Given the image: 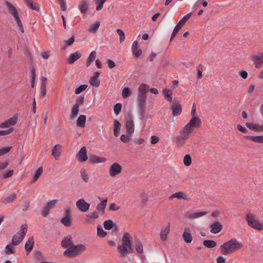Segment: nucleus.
<instances>
[{
	"label": "nucleus",
	"mask_w": 263,
	"mask_h": 263,
	"mask_svg": "<svg viewBox=\"0 0 263 263\" xmlns=\"http://www.w3.org/2000/svg\"><path fill=\"white\" fill-rule=\"evenodd\" d=\"M76 205L80 211L86 212L89 210L90 204L82 198L77 201Z\"/></svg>",
	"instance_id": "obj_12"
},
{
	"label": "nucleus",
	"mask_w": 263,
	"mask_h": 263,
	"mask_svg": "<svg viewBox=\"0 0 263 263\" xmlns=\"http://www.w3.org/2000/svg\"><path fill=\"white\" fill-rule=\"evenodd\" d=\"M89 84L95 87H98L100 85V81L98 78L92 77L89 81Z\"/></svg>",
	"instance_id": "obj_43"
},
{
	"label": "nucleus",
	"mask_w": 263,
	"mask_h": 263,
	"mask_svg": "<svg viewBox=\"0 0 263 263\" xmlns=\"http://www.w3.org/2000/svg\"><path fill=\"white\" fill-rule=\"evenodd\" d=\"M106 208L105 205H103L102 204L99 203L97 206V210L98 211H100L103 213H104V210Z\"/></svg>",
	"instance_id": "obj_61"
},
{
	"label": "nucleus",
	"mask_w": 263,
	"mask_h": 263,
	"mask_svg": "<svg viewBox=\"0 0 263 263\" xmlns=\"http://www.w3.org/2000/svg\"><path fill=\"white\" fill-rule=\"evenodd\" d=\"M66 216L62 218L61 222L66 227H70L72 224L70 210L69 209L65 210Z\"/></svg>",
	"instance_id": "obj_17"
},
{
	"label": "nucleus",
	"mask_w": 263,
	"mask_h": 263,
	"mask_svg": "<svg viewBox=\"0 0 263 263\" xmlns=\"http://www.w3.org/2000/svg\"><path fill=\"white\" fill-rule=\"evenodd\" d=\"M78 160L80 162H85L87 159V149L85 146H83L77 154Z\"/></svg>",
	"instance_id": "obj_19"
},
{
	"label": "nucleus",
	"mask_w": 263,
	"mask_h": 263,
	"mask_svg": "<svg viewBox=\"0 0 263 263\" xmlns=\"http://www.w3.org/2000/svg\"><path fill=\"white\" fill-rule=\"evenodd\" d=\"M106 159L104 157H101L95 155H91L89 156V161L91 163H98L104 162Z\"/></svg>",
	"instance_id": "obj_23"
},
{
	"label": "nucleus",
	"mask_w": 263,
	"mask_h": 263,
	"mask_svg": "<svg viewBox=\"0 0 263 263\" xmlns=\"http://www.w3.org/2000/svg\"><path fill=\"white\" fill-rule=\"evenodd\" d=\"M116 31L119 36L120 42L121 43L125 40V34L124 32L120 29H117Z\"/></svg>",
	"instance_id": "obj_51"
},
{
	"label": "nucleus",
	"mask_w": 263,
	"mask_h": 263,
	"mask_svg": "<svg viewBox=\"0 0 263 263\" xmlns=\"http://www.w3.org/2000/svg\"><path fill=\"white\" fill-rule=\"evenodd\" d=\"M170 231V223H168L165 229H162L160 232V238L162 240L164 241L166 239L167 234Z\"/></svg>",
	"instance_id": "obj_28"
},
{
	"label": "nucleus",
	"mask_w": 263,
	"mask_h": 263,
	"mask_svg": "<svg viewBox=\"0 0 263 263\" xmlns=\"http://www.w3.org/2000/svg\"><path fill=\"white\" fill-rule=\"evenodd\" d=\"M194 120L193 119L180 130V135L174 136L173 142L178 146H183L186 143V140L189 138L191 134L193 132L194 128L198 127L194 126Z\"/></svg>",
	"instance_id": "obj_1"
},
{
	"label": "nucleus",
	"mask_w": 263,
	"mask_h": 263,
	"mask_svg": "<svg viewBox=\"0 0 263 263\" xmlns=\"http://www.w3.org/2000/svg\"><path fill=\"white\" fill-rule=\"evenodd\" d=\"M127 134L132 135L135 131V124L131 112H128L125 119Z\"/></svg>",
	"instance_id": "obj_8"
},
{
	"label": "nucleus",
	"mask_w": 263,
	"mask_h": 263,
	"mask_svg": "<svg viewBox=\"0 0 263 263\" xmlns=\"http://www.w3.org/2000/svg\"><path fill=\"white\" fill-rule=\"evenodd\" d=\"M248 224L250 227L258 231L263 230V223L259 222L255 215L252 213H248L246 216Z\"/></svg>",
	"instance_id": "obj_6"
},
{
	"label": "nucleus",
	"mask_w": 263,
	"mask_h": 263,
	"mask_svg": "<svg viewBox=\"0 0 263 263\" xmlns=\"http://www.w3.org/2000/svg\"><path fill=\"white\" fill-rule=\"evenodd\" d=\"M192 15V13H189L185 15L182 18V19L177 23L176 25L173 33L171 35L170 42H172L173 38L176 36V35L178 33L179 30L181 28L182 26L184 25L185 22L190 18Z\"/></svg>",
	"instance_id": "obj_9"
},
{
	"label": "nucleus",
	"mask_w": 263,
	"mask_h": 263,
	"mask_svg": "<svg viewBox=\"0 0 263 263\" xmlns=\"http://www.w3.org/2000/svg\"><path fill=\"white\" fill-rule=\"evenodd\" d=\"M245 139H249L258 143H263V136H246Z\"/></svg>",
	"instance_id": "obj_25"
},
{
	"label": "nucleus",
	"mask_w": 263,
	"mask_h": 263,
	"mask_svg": "<svg viewBox=\"0 0 263 263\" xmlns=\"http://www.w3.org/2000/svg\"><path fill=\"white\" fill-rule=\"evenodd\" d=\"M246 126L250 130L255 132H263V125H259L258 124H252L251 123L247 122L246 123Z\"/></svg>",
	"instance_id": "obj_24"
},
{
	"label": "nucleus",
	"mask_w": 263,
	"mask_h": 263,
	"mask_svg": "<svg viewBox=\"0 0 263 263\" xmlns=\"http://www.w3.org/2000/svg\"><path fill=\"white\" fill-rule=\"evenodd\" d=\"M84 103V97L83 96H80L76 101L74 105H78L79 107L80 105H83Z\"/></svg>",
	"instance_id": "obj_60"
},
{
	"label": "nucleus",
	"mask_w": 263,
	"mask_h": 263,
	"mask_svg": "<svg viewBox=\"0 0 263 263\" xmlns=\"http://www.w3.org/2000/svg\"><path fill=\"white\" fill-rule=\"evenodd\" d=\"M209 227L211 228L210 232L212 234L218 233L223 228L222 224L218 221H215L210 223Z\"/></svg>",
	"instance_id": "obj_14"
},
{
	"label": "nucleus",
	"mask_w": 263,
	"mask_h": 263,
	"mask_svg": "<svg viewBox=\"0 0 263 263\" xmlns=\"http://www.w3.org/2000/svg\"><path fill=\"white\" fill-rule=\"evenodd\" d=\"M12 148V146L3 147L0 149V156L8 153Z\"/></svg>",
	"instance_id": "obj_50"
},
{
	"label": "nucleus",
	"mask_w": 263,
	"mask_h": 263,
	"mask_svg": "<svg viewBox=\"0 0 263 263\" xmlns=\"http://www.w3.org/2000/svg\"><path fill=\"white\" fill-rule=\"evenodd\" d=\"M142 198V206H145L148 201V197L146 193H142L141 195Z\"/></svg>",
	"instance_id": "obj_56"
},
{
	"label": "nucleus",
	"mask_w": 263,
	"mask_h": 263,
	"mask_svg": "<svg viewBox=\"0 0 263 263\" xmlns=\"http://www.w3.org/2000/svg\"><path fill=\"white\" fill-rule=\"evenodd\" d=\"M203 244L206 248H212L216 246L217 243L213 240H205L203 241Z\"/></svg>",
	"instance_id": "obj_40"
},
{
	"label": "nucleus",
	"mask_w": 263,
	"mask_h": 263,
	"mask_svg": "<svg viewBox=\"0 0 263 263\" xmlns=\"http://www.w3.org/2000/svg\"><path fill=\"white\" fill-rule=\"evenodd\" d=\"M97 57V52L96 51H92L90 52L86 63L87 67H88L91 64L95 61Z\"/></svg>",
	"instance_id": "obj_30"
},
{
	"label": "nucleus",
	"mask_w": 263,
	"mask_h": 263,
	"mask_svg": "<svg viewBox=\"0 0 263 263\" xmlns=\"http://www.w3.org/2000/svg\"><path fill=\"white\" fill-rule=\"evenodd\" d=\"M100 26V22H97L89 26L88 31L95 33L97 31Z\"/></svg>",
	"instance_id": "obj_44"
},
{
	"label": "nucleus",
	"mask_w": 263,
	"mask_h": 263,
	"mask_svg": "<svg viewBox=\"0 0 263 263\" xmlns=\"http://www.w3.org/2000/svg\"><path fill=\"white\" fill-rule=\"evenodd\" d=\"M121 140L124 143H127L130 141V137L127 135L123 134L121 136Z\"/></svg>",
	"instance_id": "obj_64"
},
{
	"label": "nucleus",
	"mask_w": 263,
	"mask_h": 263,
	"mask_svg": "<svg viewBox=\"0 0 263 263\" xmlns=\"http://www.w3.org/2000/svg\"><path fill=\"white\" fill-rule=\"evenodd\" d=\"M130 91L128 87H125L122 92V95L123 98H126L130 96Z\"/></svg>",
	"instance_id": "obj_52"
},
{
	"label": "nucleus",
	"mask_w": 263,
	"mask_h": 263,
	"mask_svg": "<svg viewBox=\"0 0 263 263\" xmlns=\"http://www.w3.org/2000/svg\"><path fill=\"white\" fill-rule=\"evenodd\" d=\"M174 198H177L178 199H183L187 200V196L183 192H178L172 194L170 197L169 199H172Z\"/></svg>",
	"instance_id": "obj_26"
},
{
	"label": "nucleus",
	"mask_w": 263,
	"mask_h": 263,
	"mask_svg": "<svg viewBox=\"0 0 263 263\" xmlns=\"http://www.w3.org/2000/svg\"><path fill=\"white\" fill-rule=\"evenodd\" d=\"M14 130V128L10 127L8 130H0V136H4L8 135L11 133Z\"/></svg>",
	"instance_id": "obj_59"
},
{
	"label": "nucleus",
	"mask_w": 263,
	"mask_h": 263,
	"mask_svg": "<svg viewBox=\"0 0 263 263\" xmlns=\"http://www.w3.org/2000/svg\"><path fill=\"white\" fill-rule=\"evenodd\" d=\"M172 114L174 116H177L180 115L182 112V108L179 101L175 99L173 101L172 105Z\"/></svg>",
	"instance_id": "obj_16"
},
{
	"label": "nucleus",
	"mask_w": 263,
	"mask_h": 263,
	"mask_svg": "<svg viewBox=\"0 0 263 263\" xmlns=\"http://www.w3.org/2000/svg\"><path fill=\"white\" fill-rule=\"evenodd\" d=\"M104 227L107 230H109L114 227H115L116 229H118L117 225L116 223H114L113 221L110 219L107 220L104 222Z\"/></svg>",
	"instance_id": "obj_31"
},
{
	"label": "nucleus",
	"mask_w": 263,
	"mask_h": 263,
	"mask_svg": "<svg viewBox=\"0 0 263 263\" xmlns=\"http://www.w3.org/2000/svg\"><path fill=\"white\" fill-rule=\"evenodd\" d=\"M5 253L7 254L10 255L14 253V248L10 245H8L5 248Z\"/></svg>",
	"instance_id": "obj_48"
},
{
	"label": "nucleus",
	"mask_w": 263,
	"mask_h": 263,
	"mask_svg": "<svg viewBox=\"0 0 263 263\" xmlns=\"http://www.w3.org/2000/svg\"><path fill=\"white\" fill-rule=\"evenodd\" d=\"M122 104L120 103H116L114 106V111L116 115H118L121 111Z\"/></svg>",
	"instance_id": "obj_47"
},
{
	"label": "nucleus",
	"mask_w": 263,
	"mask_h": 263,
	"mask_svg": "<svg viewBox=\"0 0 263 263\" xmlns=\"http://www.w3.org/2000/svg\"><path fill=\"white\" fill-rule=\"evenodd\" d=\"M41 91L40 97L44 98L45 96L46 93V84H41Z\"/></svg>",
	"instance_id": "obj_57"
},
{
	"label": "nucleus",
	"mask_w": 263,
	"mask_h": 263,
	"mask_svg": "<svg viewBox=\"0 0 263 263\" xmlns=\"http://www.w3.org/2000/svg\"><path fill=\"white\" fill-rule=\"evenodd\" d=\"M97 234L99 237H104L107 235V233L103 230L102 228L98 227Z\"/></svg>",
	"instance_id": "obj_53"
},
{
	"label": "nucleus",
	"mask_w": 263,
	"mask_h": 263,
	"mask_svg": "<svg viewBox=\"0 0 263 263\" xmlns=\"http://www.w3.org/2000/svg\"><path fill=\"white\" fill-rule=\"evenodd\" d=\"M191 114L192 117L190 121H192L193 119L195 122L194 126L198 127H200L202 123L201 120L199 118L196 117V106L195 104L192 106Z\"/></svg>",
	"instance_id": "obj_15"
},
{
	"label": "nucleus",
	"mask_w": 263,
	"mask_h": 263,
	"mask_svg": "<svg viewBox=\"0 0 263 263\" xmlns=\"http://www.w3.org/2000/svg\"><path fill=\"white\" fill-rule=\"evenodd\" d=\"M237 128L239 132H242V133L246 134L248 132L247 128H246L240 124L237 125Z\"/></svg>",
	"instance_id": "obj_62"
},
{
	"label": "nucleus",
	"mask_w": 263,
	"mask_h": 263,
	"mask_svg": "<svg viewBox=\"0 0 263 263\" xmlns=\"http://www.w3.org/2000/svg\"><path fill=\"white\" fill-rule=\"evenodd\" d=\"M86 117L85 115H80L77 119V125L80 127H85Z\"/></svg>",
	"instance_id": "obj_33"
},
{
	"label": "nucleus",
	"mask_w": 263,
	"mask_h": 263,
	"mask_svg": "<svg viewBox=\"0 0 263 263\" xmlns=\"http://www.w3.org/2000/svg\"><path fill=\"white\" fill-rule=\"evenodd\" d=\"M82 57V54L79 51H76L71 53L67 59V63L68 64H72L76 61L78 60Z\"/></svg>",
	"instance_id": "obj_21"
},
{
	"label": "nucleus",
	"mask_w": 263,
	"mask_h": 263,
	"mask_svg": "<svg viewBox=\"0 0 263 263\" xmlns=\"http://www.w3.org/2000/svg\"><path fill=\"white\" fill-rule=\"evenodd\" d=\"M57 202V199H53L47 202L46 205L43 208L42 213V216L44 217L47 216L48 215L49 210L54 207Z\"/></svg>",
	"instance_id": "obj_13"
},
{
	"label": "nucleus",
	"mask_w": 263,
	"mask_h": 263,
	"mask_svg": "<svg viewBox=\"0 0 263 263\" xmlns=\"http://www.w3.org/2000/svg\"><path fill=\"white\" fill-rule=\"evenodd\" d=\"M28 225L26 223L22 224L21 227L20 231V240H23L24 238L25 235L27 232Z\"/></svg>",
	"instance_id": "obj_38"
},
{
	"label": "nucleus",
	"mask_w": 263,
	"mask_h": 263,
	"mask_svg": "<svg viewBox=\"0 0 263 263\" xmlns=\"http://www.w3.org/2000/svg\"><path fill=\"white\" fill-rule=\"evenodd\" d=\"M147 89V86L145 84H141L138 88L137 102L139 107V114L141 120H143L145 118V107Z\"/></svg>",
	"instance_id": "obj_2"
},
{
	"label": "nucleus",
	"mask_w": 263,
	"mask_h": 263,
	"mask_svg": "<svg viewBox=\"0 0 263 263\" xmlns=\"http://www.w3.org/2000/svg\"><path fill=\"white\" fill-rule=\"evenodd\" d=\"M34 243V242L33 237H31L28 239L25 245V250L28 252H30L33 249Z\"/></svg>",
	"instance_id": "obj_29"
},
{
	"label": "nucleus",
	"mask_w": 263,
	"mask_h": 263,
	"mask_svg": "<svg viewBox=\"0 0 263 263\" xmlns=\"http://www.w3.org/2000/svg\"><path fill=\"white\" fill-rule=\"evenodd\" d=\"M135 247L138 253L141 254L143 252L142 243L139 239H136L135 240Z\"/></svg>",
	"instance_id": "obj_36"
},
{
	"label": "nucleus",
	"mask_w": 263,
	"mask_h": 263,
	"mask_svg": "<svg viewBox=\"0 0 263 263\" xmlns=\"http://www.w3.org/2000/svg\"><path fill=\"white\" fill-rule=\"evenodd\" d=\"M162 93L165 98L170 102H172L173 100L172 95L173 91L169 89H164L162 91Z\"/></svg>",
	"instance_id": "obj_34"
},
{
	"label": "nucleus",
	"mask_w": 263,
	"mask_h": 263,
	"mask_svg": "<svg viewBox=\"0 0 263 263\" xmlns=\"http://www.w3.org/2000/svg\"><path fill=\"white\" fill-rule=\"evenodd\" d=\"M79 111V107L78 106V105H73V106L71 108V114L70 115V118L71 119H73L76 118Z\"/></svg>",
	"instance_id": "obj_37"
},
{
	"label": "nucleus",
	"mask_w": 263,
	"mask_h": 263,
	"mask_svg": "<svg viewBox=\"0 0 263 263\" xmlns=\"http://www.w3.org/2000/svg\"><path fill=\"white\" fill-rule=\"evenodd\" d=\"M58 147H62V145L60 144H57L52 149L51 154L55 159H57L61 155V152L58 151Z\"/></svg>",
	"instance_id": "obj_39"
},
{
	"label": "nucleus",
	"mask_w": 263,
	"mask_h": 263,
	"mask_svg": "<svg viewBox=\"0 0 263 263\" xmlns=\"http://www.w3.org/2000/svg\"><path fill=\"white\" fill-rule=\"evenodd\" d=\"M73 245V244L71 235H68L65 237L61 241V246L64 248L71 247V246Z\"/></svg>",
	"instance_id": "obj_22"
},
{
	"label": "nucleus",
	"mask_w": 263,
	"mask_h": 263,
	"mask_svg": "<svg viewBox=\"0 0 263 263\" xmlns=\"http://www.w3.org/2000/svg\"><path fill=\"white\" fill-rule=\"evenodd\" d=\"M43 169L42 166H40L37 168V170L35 171V174L34 175L33 179L32 180V183L35 182L37 180V179L39 178L40 175L43 173Z\"/></svg>",
	"instance_id": "obj_42"
},
{
	"label": "nucleus",
	"mask_w": 263,
	"mask_h": 263,
	"mask_svg": "<svg viewBox=\"0 0 263 263\" xmlns=\"http://www.w3.org/2000/svg\"><path fill=\"white\" fill-rule=\"evenodd\" d=\"M16 198V195L15 193H12V194L10 195L8 197L4 198L2 202L4 203H8L12 202L14 200H15Z\"/></svg>",
	"instance_id": "obj_41"
},
{
	"label": "nucleus",
	"mask_w": 263,
	"mask_h": 263,
	"mask_svg": "<svg viewBox=\"0 0 263 263\" xmlns=\"http://www.w3.org/2000/svg\"><path fill=\"white\" fill-rule=\"evenodd\" d=\"M121 125L120 123L117 120H114V135L116 137H118L119 135V132H120V129H121Z\"/></svg>",
	"instance_id": "obj_35"
},
{
	"label": "nucleus",
	"mask_w": 263,
	"mask_h": 263,
	"mask_svg": "<svg viewBox=\"0 0 263 263\" xmlns=\"http://www.w3.org/2000/svg\"><path fill=\"white\" fill-rule=\"evenodd\" d=\"M182 238L186 243H190L192 241L193 238L191 233V230L189 227L184 228L182 234Z\"/></svg>",
	"instance_id": "obj_20"
},
{
	"label": "nucleus",
	"mask_w": 263,
	"mask_h": 263,
	"mask_svg": "<svg viewBox=\"0 0 263 263\" xmlns=\"http://www.w3.org/2000/svg\"><path fill=\"white\" fill-rule=\"evenodd\" d=\"M23 240H20V236L18 238L16 235H14L12 239V244L14 246L19 245Z\"/></svg>",
	"instance_id": "obj_55"
},
{
	"label": "nucleus",
	"mask_w": 263,
	"mask_h": 263,
	"mask_svg": "<svg viewBox=\"0 0 263 263\" xmlns=\"http://www.w3.org/2000/svg\"><path fill=\"white\" fill-rule=\"evenodd\" d=\"M85 249L86 247L83 244L73 245L65 250L64 254L68 256H76L82 253Z\"/></svg>",
	"instance_id": "obj_7"
},
{
	"label": "nucleus",
	"mask_w": 263,
	"mask_h": 263,
	"mask_svg": "<svg viewBox=\"0 0 263 263\" xmlns=\"http://www.w3.org/2000/svg\"><path fill=\"white\" fill-rule=\"evenodd\" d=\"M80 173L83 180L85 182H87L89 180V176L88 174L86 173V170L84 168H81Z\"/></svg>",
	"instance_id": "obj_46"
},
{
	"label": "nucleus",
	"mask_w": 263,
	"mask_h": 263,
	"mask_svg": "<svg viewBox=\"0 0 263 263\" xmlns=\"http://www.w3.org/2000/svg\"><path fill=\"white\" fill-rule=\"evenodd\" d=\"M183 163L185 166H189L192 163V158L189 154L185 155L183 159Z\"/></svg>",
	"instance_id": "obj_45"
},
{
	"label": "nucleus",
	"mask_w": 263,
	"mask_h": 263,
	"mask_svg": "<svg viewBox=\"0 0 263 263\" xmlns=\"http://www.w3.org/2000/svg\"><path fill=\"white\" fill-rule=\"evenodd\" d=\"M9 126L10 125H15L16 122H17V116L15 115L14 116H13V117L9 119L8 120H7Z\"/></svg>",
	"instance_id": "obj_54"
},
{
	"label": "nucleus",
	"mask_w": 263,
	"mask_h": 263,
	"mask_svg": "<svg viewBox=\"0 0 263 263\" xmlns=\"http://www.w3.org/2000/svg\"><path fill=\"white\" fill-rule=\"evenodd\" d=\"M25 3L31 9L35 11H39L40 5L34 4L32 0H24Z\"/></svg>",
	"instance_id": "obj_27"
},
{
	"label": "nucleus",
	"mask_w": 263,
	"mask_h": 263,
	"mask_svg": "<svg viewBox=\"0 0 263 263\" xmlns=\"http://www.w3.org/2000/svg\"><path fill=\"white\" fill-rule=\"evenodd\" d=\"M118 250L120 257H126L128 254L133 253L132 242L130 240V235L128 232H125L122 238V243L118 246Z\"/></svg>",
	"instance_id": "obj_3"
},
{
	"label": "nucleus",
	"mask_w": 263,
	"mask_h": 263,
	"mask_svg": "<svg viewBox=\"0 0 263 263\" xmlns=\"http://www.w3.org/2000/svg\"><path fill=\"white\" fill-rule=\"evenodd\" d=\"M87 86L88 85L87 84L81 85L79 87L75 89L74 92L76 94H79L85 90L87 88Z\"/></svg>",
	"instance_id": "obj_49"
},
{
	"label": "nucleus",
	"mask_w": 263,
	"mask_h": 263,
	"mask_svg": "<svg viewBox=\"0 0 263 263\" xmlns=\"http://www.w3.org/2000/svg\"><path fill=\"white\" fill-rule=\"evenodd\" d=\"M242 246V243L238 242L235 239H231L222 245L218 249V251L223 255H228L235 252Z\"/></svg>",
	"instance_id": "obj_4"
},
{
	"label": "nucleus",
	"mask_w": 263,
	"mask_h": 263,
	"mask_svg": "<svg viewBox=\"0 0 263 263\" xmlns=\"http://www.w3.org/2000/svg\"><path fill=\"white\" fill-rule=\"evenodd\" d=\"M122 170V166L118 163H112L109 168V174L112 177H115L119 175Z\"/></svg>",
	"instance_id": "obj_11"
},
{
	"label": "nucleus",
	"mask_w": 263,
	"mask_h": 263,
	"mask_svg": "<svg viewBox=\"0 0 263 263\" xmlns=\"http://www.w3.org/2000/svg\"><path fill=\"white\" fill-rule=\"evenodd\" d=\"M5 5L7 7L8 12L13 16L16 24L19 30L22 33H24L25 32L24 28L22 22L20 19L18 10L13 5L8 1L5 2Z\"/></svg>",
	"instance_id": "obj_5"
},
{
	"label": "nucleus",
	"mask_w": 263,
	"mask_h": 263,
	"mask_svg": "<svg viewBox=\"0 0 263 263\" xmlns=\"http://www.w3.org/2000/svg\"><path fill=\"white\" fill-rule=\"evenodd\" d=\"M13 173V170H10L8 171L6 173L3 175V177L4 178H7L11 177Z\"/></svg>",
	"instance_id": "obj_63"
},
{
	"label": "nucleus",
	"mask_w": 263,
	"mask_h": 263,
	"mask_svg": "<svg viewBox=\"0 0 263 263\" xmlns=\"http://www.w3.org/2000/svg\"><path fill=\"white\" fill-rule=\"evenodd\" d=\"M251 60L256 68H260L263 65V52H259L251 55Z\"/></svg>",
	"instance_id": "obj_10"
},
{
	"label": "nucleus",
	"mask_w": 263,
	"mask_h": 263,
	"mask_svg": "<svg viewBox=\"0 0 263 263\" xmlns=\"http://www.w3.org/2000/svg\"><path fill=\"white\" fill-rule=\"evenodd\" d=\"M78 8L82 14H86L89 9L88 0H81L79 3Z\"/></svg>",
	"instance_id": "obj_18"
},
{
	"label": "nucleus",
	"mask_w": 263,
	"mask_h": 263,
	"mask_svg": "<svg viewBox=\"0 0 263 263\" xmlns=\"http://www.w3.org/2000/svg\"><path fill=\"white\" fill-rule=\"evenodd\" d=\"M207 214L206 212H198L195 213H192L187 214V217L191 219H195L204 216Z\"/></svg>",
	"instance_id": "obj_32"
},
{
	"label": "nucleus",
	"mask_w": 263,
	"mask_h": 263,
	"mask_svg": "<svg viewBox=\"0 0 263 263\" xmlns=\"http://www.w3.org/2000/svg\"><path fill=\"white\" fill-rule=\"evenodd\" d=\"M97 2L98 3V5L96 7V10L99 11L101 10L103 7V5L105 2L106 0H96Z\"/></svg>",
	"instance_id": "obj_58"
}]
</instances>
